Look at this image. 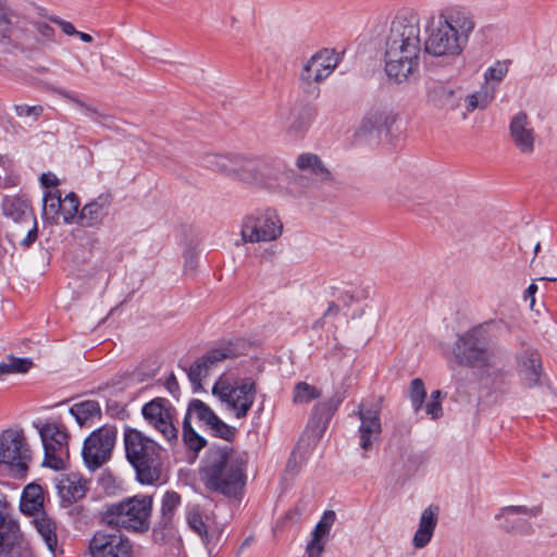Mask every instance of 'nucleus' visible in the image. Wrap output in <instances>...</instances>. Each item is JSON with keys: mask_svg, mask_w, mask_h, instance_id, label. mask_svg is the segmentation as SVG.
Returning a JSON list of instances; mask_svg holds the SVG:
<instances>
[{"mask_svg": "<svg viewBox=\"0 0 557 557\" xmlns=\"http://www.w3.org/2000/svg\"><path fill=\"white\" fill-rule=\"evenodd\" d=\"M12 512V508L9 506L5 496L0 493V517Z\"/></svg>", "mask_w": 557, "mask_h": 557, "instance_id": "0e129e2a", "label": "nucleus"}, {"mask_svg": "<svg viewBox=\"0 0 557 557\" xmlns=\"http://www.w3.org/2000/svg\"><path fill=\"white\" fill-rule=\"evenodd\" d=\"M339 63V55L332 49L314 53L302 66L300 81L308 85L320 83L329 77Z\"/></svg>", "mask_w": 557, "mask_h": 557, "instance_id": "6ab92c4d", "label": "nucleus"}, {"mask_svg": "<svg viewBox=\"0 0 557 557\" xmlns=\"http://www.w3.org/2000/svg\"><path fill=\"white\" fill-rule=\"evenodd\" d=\"M125 455L136 471L139 483L153 485L161 478L162 447L144 432L125 426L124 434Z\"/></svg>", "mask_w": 557, "mask_h": 557, "instance_id": "f03ea898", "label": "nucleus"}, {"mask_svg": "<svg viewBox=\"0 0 557 557\" xmlns=\"http://www.w3.org/2000/svg\"><path fill=\"white\" fill-rule=\"evenodd\" d=\"M88 548L91 557H133L131 540L116 529L97 531Z\"/></svg>", "mask_w": 557, "mask_h": 557, "instance_id": "ddd939ff", "label": "nucleus"}, {"mask_svg": "<svg viewBox=\"0 0 557 557\" xmlns=\"http://www.w3.org/2000/svg\"><path fill=\"white\" fill-rule=\"evenodd\" d=\"M442 392L440 389L433 391L431 394V400H440Z\"/></svg>", "mask_w": 557, "mask_h": 557, "instance_id": "774afa93", "label": "nucleus"}, {"mask_svg": "<svg viewBox=\"0 0 557 557\" xmlns=\"http://www.w3.org/2000/svg\"><path fill=\"white\" fill-rule=\"evenodd\" d=\"M110 206L111 197L107 194L99 195L82 208L77 216V223L84 227L99 225L107 216Z\"/></svg>", "mask_w": 557, "mask_h": 557, "instance_id": "393cba45", "label": "nucleus"}, {"mask_svg": "<svg viewBox=\"0 0 557 557\" xmlns=\"http://www.w3.org/2000/svg\"><path fill=\"white\" fill-rule=\"evenodd\" d=\"M357 417L360 420L359 432V445L362 450L368 451L373 447L382 433L381 424V408L377 404L367 406L361 403L356 411Z\"/></svg>", "mask_w": 557, "mask_h": 557, "instance_id": "aec40b11", "label": "nucleus"}, {"mask_svg": "<svg viewBox=\"0 0 557 557\" xmlns=\"http://www.w3.org/2000/svg\"><path fill=\"white\" fill-rule=\"evenodd\" d=\"M208 428L214 436L225 441H232L235 436V428L223 422L218 416L209 423Z\"/></svg>", "mask_w": 557, "mask_h": 557, "instance_id": "de8ad7c7", "label": "nucleus"}, {"mask_svg": "<svg viewBox=\"0 0 557 557\" xmlns=\"http://www.w3.org/2000/svg\"><path fill=\"white\" fill-rule=\"evenodd\" d=\"M12 16L9 14L3 3L0 1V41L9 39L12 35Z\"/></svg>", "mask_w": 557, "mask_h": 557, "instance_id": "8fccbe9b", "label": "nucleus"}, {"mask_svg": "<svg viewBox=\"0 0 557 557\" xmlns=\"http://www.w3.org/2000/svg\"><path fill=\"white\" fill-rule=\"evenodd\" d=\"M115 440L116 430L112 426L98 428L85 438L82 457L88 470L96 471L111 459Z\"/></svg>", "mask_w": 557, "mask_h": 557, "instance_id": "9d476101", "label": "nucleus"}, {"mask_svg": "<svg viewBox=\"0 0 557 557\" xmlns=\"http://www.w3.org/2000/svg\"><path fill=\"white\" fill-rule=\"evenodd\" d=\"M33 361L29 358L8 356L0 362V379L9 374H23L30 370Z\"/></svg>", "mask_w": 557, "mask_h": 557, "instance_id": "58836bf2", "label": "nucleus"}, {"mask_svg": "<svg viewBox=\"0 0 557 557\" xmlns=\"http://www.w3.org/2000/svg\"><path fill=\"white\" fill-rule=\"evenodd\" d=\"M335 521V512L332 510H327L324 512L320 521L314 527L312 532V536L321 540H326L331 528Z\"/></svg>", "mask_w": 557, "mask_h": 557, "instance_id": "a18cd8bd", "label": "nucleus"}, {"mask_svg": "<svg viewBox=\"0 0 557 557\" xmlns=\"http://www.w3.org/2000/svg\"><path fill=\"white\" fill-rule=\"evenodd\" d=\"M76 36L79 37V39L84 42H91L92 41V37L87 34V33H83V32H78L76 33Z\"/></svg>", "mask_w": 557, "mask_h": 557, "instance_id": "338daca9", "label": "nucleus"}, {"mask_svg": "<svg viewBox=\"0 0 557 557\" xmlns=\"http://www.w3.org/2000/svg\"><path fill=\"white\" fill-rule=\"evenodd\" d=\"M70 413L75 418L76 422L83 426L99 419L101 416L100 405L96 400H84L74 404L70 408Z\"/></svg>", "mask_w": 557, "mask_h": 557, "instance_id": "c9c22d12", "label": "nucleus"}, {"mask_svg": "<svg viewBox=\"0 0 557 557\" xmlns=\"http://www.w3.org/2000/svg\"><path fill=\"white\" fill-rule=\"evenodd\" d=\"M462 109L459 111L461 117L466 120L474 110H484L494 100V90L492 87H481L479 90L465 95L461 89Z\"/></svg>", "mask_w": 557, "mask_h": 557, "instance_id": "72a5a7b5", "label": "nucleus"}, {"mask_svg": "<svg viewBox=\"0 0 557 557\" xmlns=\"http://www.w3.org/2000/svg\"><path fill=\"white\" fill-rule=\"evenodd\" d=\"M145 421L169 443L178 437V430L174 425L175 409L171 403L162 397L153 398L141 408Z\"/></svg>", "mask_w": 557, "mask_h": 557, "instance_id": "9b49d317", "label": "nucleus"}, {"mask_svg": "<svg viewBox=\"0 0 557 557\" xmlns=\"http://www.w3.org/2000/svg\"><path fill=\"white\" fill-rule=\"evenodd\" d=\"M181 504V496L176 492H166L161 504V519L153 529L156 542H165L168 537L176 536L173 520L175 511Z\"/></svg>", "mask_w": 557, "mask_h": 557, "instance_id": "5701e85b", "label": "nucleus"}, {"mask_svg": "<svg viewBox=\"0 0 557 557\" xmlns=\"http://www.w3.org/2000/svg\"><path fill=\"white\" fill-rule=\"evenodd\" d=\"M42 219L57 224L61 219V194L59 190H47L42 197Z\"/></svg>", "mask_w": 557, "mask_h": 557, "instance_id": "4c0bfd02", "label": "nucleus"}, {"mask_svg": "<svg viewBox=\"0 0 557 557\" xmlns=\"http://www.w3.org/2000/svg\"><path fill=\"white\" fill-rule=\"evenodd\" d=\"M33 525L53 556L63 554V549L59 546L57 523L51 517L44 511L37 513L33 518Z\"/></svg>", "mask_w": 557, "mask_h": 557, "instance_id": "cd10ccee", "label": "nucleus"}, {"mask_svg": "<svg viewBox=\"0 0 557 557\" xmlns=\"http://www.w3.org/2000/svg\"><path fill=\"white\" fill-rule=\"evenodd\" d=\"M315 117L311 106H300L292 112H281L278 119L289 133L298 134L307 131Z\"/></svg>", "mask_w": 557, "mask_h": 557, "instance_id": "bb28decb", "label": "nucleus"}, {"mask_svg": "<svg viewBox=\"0 0 557 557\" xmlns=\"http://www.w3.org/2000/svg\"><path fill=\"white\" fill-rule=\"evenodd\" d=\"M55 487L63 502L74 503L83 498L88 490V481L77 472L60 474Z\"/></svg>", "mask_w": 557, "mask_h": 557, "instance_id": "b1692460", "label": "nucleus"}, {"mask_svg": "<svg viewBox=\"0 0 557 557\" xmlns=\"http://www.w3.org/2000/svg\"><path fill=\"white\" fill-rule=\"evenodd\" d=\"M57 94L60 95L61 97H63L64 99L66 100H70L72 102H74L75 104L84 108L86 110V114H97V111L95 109H91L89 107H87L78 97L76 94L74 92H71L69 90H64V89H58L57 90Z\"/></svg>", "mask_w": 557, "mask_h": 557, "instance_id": "864d4df0", "label": "nucleus"}, {"mask_svg": "<svg viewBox=\"0 0 557 557\" xmlns=\"http://www.w3.org/2000/svg\"><path fill=\"white\" fill-rule=\"evenodd\" d=\"M325 541L317 537H311L307 544L306 552L308 557H322L324 552Z\"/></svg>", "mask_w": 557, "mask_h": 557, "instance_id": "603ef678", "label": "nucleus"}, {"mask_svg": "<svg viewBox=\"0 0 557 557\" xmlns=\"http://www.w3.org/2000/svg\"><path fill=\"white\" fill-rule=\"evenodd\" d=\"M212 394L236 419H243L255 403L257 387L250 377L231 383L226 377L220 376L212 387Z\"/></svg>", "mask_w": 557, "mask_h": 557, "instance_id": "0eeeda50", "label": "nucleus"}, {"mask_svg": "<svg viewBox=\"0 0 557 557\" xmlns=\"http://www.w3.org/2000/svg\"><path fill=\"white\" fill-rule=\"evenodd\" d=\"M396 121V114L385 110H370L363 116L359 132L368 135L372 132L388 131Z\"/></svg>", "mask_w": 557, "mask_h": 557, "instance_id": "7c9ffc66", "label": "nucleus"}, {"mask_svg": "<svg viewBox=\"0 0 557 557\" xmlns=\"http://www.w3.org/2000/svg\"><path fill=\"white\" fill-rule=\"evenodd\" d=\"M45 449L42 465L53 470H63L69 459L66 432L54 423H46L39 429Z\"/></svg>", "mask_w": 557, "mask_h": 557, "instance_id": "f8f14e48", "label": "nucleus"}, {"mask_svg": "<svg viewBox=\"0 0 557 557\" xmlns=\"http://www.w3.org/2000/svg\"><path fill=\"white\" fill-rule=\"evenodd\" d=\"M40 183L46 188L57 186L59 184L58 177L53 173H44L40 176Z\"/></svg>", "mask_w": 557, "mask_h": 557, "instance_id": "052dcab7", "label": "nucleus"}, {"mask_svg": "<svg viewBox=\"0 0 557 557\" xmlns=\"http://www.w3.org/2000/svg\"><path fill=\"white\" fill-rule=\"evenodd\" d=\"M339 312V308L336 304L332 302L330 304L327 310L325 311L324 315H323V319L326 318V317H334V315H337Z\"/></svg>", "mask_w": 557, "mask_h": 557, "instance_id": "69168bd1", "label": "nucleus"}, {"mask_svg": "<svg viewBox=\"0 0 557 557\" xmlns=\"http://www.w3.org/2000/svg\"><path fill=\"white\" fill-rule=\"evenodd\" d=\"M436 18L448 26L467 46L469 37L475 28L474 15L468 8L459 4L446 5L441 9Z\"/></svg>", "mask_w": 557, "mask_h": 557, "instance_id": "a211bd4d", "label": "nucleus"}, {"mask_svg": "<svg viewBox=\"0 0 557 557\" xmlns=\"http://www.w3.org/2000/svg\"><path fill=\"white\" fill-rule=\"evenodd\" d=\"M247 159L242 157H232L218 153H209L205 157L203 163L206 166L223 172L227 175H235L240 180V173L243 172V163Z\"/></svg>", "mask_w": 557, "mask_h": 557, "instance_id": "2f4dec72", "label": "nucleus"}, {"mask_svg": "<svg viewBox=\"0 0 557 557\" xmlns=\"http://www.w3.org/2000/svg\"><path fill=\"white\" fill-rule=\"evenodd\" d=\"M30 450L24 432L7 429L0 433V468L11 471L15 476H23L28 468Z\"/></svg>", "mask_w": 557, "mask_h": 557, "instance_id": "1a4fd4ad", "label": "nucleus"}, {"mask_svg": "<svg viewBox=\"0 0 557 557\" xmlns=\"http://www.w3.org/2000/svg\"><path fill=\"white\" fill-rule=\"evenodd\" d=\"M0 557H34L12 512L0 517Z\"/></svg>", "mask_w": 557, "mask_h": 557, "instance_id": "4468645a", "label": "nucleus"}, {"mask_svg": "<svg viewBox=\"0 0 557 557\" xmlns=\"http://www.w3.org/2000/svg\"><path fill=\"white\" fill-rule=\"evenodd\" d=\"M423 51L421 16L413 10L399 11L391 22L384 41V70L397 84L408 82L419 70Z\"/></svg>", "mask_w": 557, "mask_h": 557, "instance_id": "f257e3e1", "label": "nucleus"}, {"mask_svg": "<svg viewBox=\"0 0 557 557\" xmlns=\"http://www.w3.org/2000/svg\"><path fill=\"white\" fill-rule=\"evenodd\" d=\"M519 375L529 388L542 385L543 371L539 354L533 350H527L519 357Z\"/></svg>", "mask_w": 557, "mask_h": 557, "instance_id": "a878e982", "label": "nucleus"}, {"mask_svg": "<svg viewBox=\"0 0 557 557\" xmlns=\"http://www.w3.org/2000/svg\"><path fill=\"white\" fill-rule=\"evenodd\" d=\"M151 509V497H133L112 505L102 520L110 527L143 533L149 529Z\"/></svg>", "mask_w": 557, "mask_h": 557, "instance_id": "39448f33", "label": "nucleus"}, {"mask_svg": "<svg viewBox=\"0 0 557 557\" xmlns=\"http://www.w3.org/2000/svg\"><path fill=\"white\" fill-rule=\"evenodd\" d=\"M280 173L281 171L276 168L247 160L243 163L240 181L269 191H278L281 189Z\"/></svg>", "mask_w": 557, "mask_h": 557, "instance_id": "4be33fe9", "label": "nucleus"}, {"mask_svg": "<svg viewBox=\"0 0 557 557\" xmlns=\"http://www.w3.org/2000/svg\"><path fill=\"white\" fill-rule=\"evenodd\" d=\"M198 264V257L193 251H187L184 256V273L185 275H195V270Z\"/></svg>", "mask_w": 557, "mask_h": 557, "instance_id": "5fc2aeb1", "label": "nucleus"}, {"mask_svg": "<svg viewBox=\"0 0 557 557\" xmlns=\"http://www.w3.org/2000/svg\"><path fill=\"white\" fill-rule=\"evenodd\" d=\"M50 22L57 24L62 29V32L67 36H74L77 33L74 25L67 21H64L59 17H50Z\"/></svg>", "mask_w": 557, "mask_h": 557, "instance_id": "4d7b16f0", "label": "nucleus"}, {"mask_svg": "<svg viewBox=\"0 0 557 557\" xmlns=\"http://www.w3.org/2000/svg\"><path fill=\"white\" fill-rule=\"evenodd\" d=\"M166 542H172V553L166 557H185L182 556L183 545L178 537H168L164 543Z\"/></svg>", "mask_w": 557, "mask_h": 557, "instance_id": "bf43d9fd", "label": "nucleus"}, {"mask_svg": "<svg viewBox=\"0 0 557 557\" xmlns=\"http://www.w3.org/2000/svg\"><path fill=\"white\" fill-rule=\"evenodd\" d=\"M283 231L284 223L276 209H259L243 218L239 232L240 243L275 242L282 236Z\"/></svg>", "mask_w": 557, "mask_h": 557, "instance_id": "423d86ee", "label": "nucleus"}, {"mask_svg": "<svg viewBox=\"0 0 557 557\" xmlns=\"http://www.w3.org/2000/svg\"><path fill=\"white\" fill-rule=\"evenodd\" d=\"M183 441L191 450L199 451L206 446V440L191 426L189 414L183 420Z\"/></svg>", "mask_w": 557, "mask_h": 557, "instance_id": "79ce46f5", "label": "nucleus"}, {"mask_svg": "<svg viewBox=\"0 0 557 557\" xmlns=\"http://www.w3.org/2000/svg\"><path fill=\"white\" fill-rule=\"evenodd\" d=\"M33 27L39 44L48 45L54 41V29L46 21H36L33 23Z\"/></svg>", "mask_w": 557, "mask_h": 557, "instance_id": "09e8293b", "label": "nucleus"}, {"mask_svg": "<svg viewBox=\"0 0 557 557\" xmlns=\"http://www.w3.org/2000/svg\"><path fill=\"white\" fill-rule=\"evenodd\" d=\"M296 166L299 171L311 175L314 180L326 182L332 174L318 154L304 152L296 158Z\"/></svg>", "mask_w": 557, "mask_h": 557, "instance_id": "473e14b6", "label": "nucleus"}, {"mask_svg": "<svg viewBox=\"0 0 557 557\" xmlns=\"http://www.w3.org/2000/svg\"><path fill=\"white\" fill-rule=\"evenodd\" d=\"M453 356L458 364L481 372L495 370L502 362L500 352L490 347L485 332L481 327L471 329L459 335L453 345Z\"/></svg>", "mask_w": 557, "mask_h": 557, "instance_id": "20e7f679", "label": "nucleus"}, {"mask_svg": "<svg viewBox=\"0 0 557 557\" xmlns=\"http://www.w3.org/2000/svg\"><path fill=\"white\" fill-rule=\"evenodd\" d=\"M425 101L442 111L459 112L462 109L461 88L431 81L426 84Z\"/></svg>", "mask_w": 557, "mask_h": 557, "instance_id": "412c9836", "label": "nucleus"}, {"mask_svg": "<svg viewBox=\"0 0 557 557\" xmlns=\"http://www.w3.org/2000/svg\"><path fill=\"white\" fill-rule=\"evenodd\" d=\"M25 227L23 230H17L15 233V236H21L23 233H25V236H23L20 240V244L23 247H29L37 238V222L36 219L32 223H26L24 225Z\"/></svg>", "mask_w": 557, "mask_h": 557, "instance_id": "3c124183", "label": "nucleus"}, {"mask_svg": "<svg viewBox=\"0 0 557 557\" xmlns=\"http://www.w3.org/2000/svg\"><path fill=\"white\" fill-rule=\"evenodd\" d=\"M508 69L506 61H496L484 72V85L482 87H492L495 91L497 85L506 77Z\"/></svg>", "mask_w": 557, "mask_h": 557, "instance_id": "a19ab883", "label": "nucleus"}, {"mask_svg": "<svg viewBox=\"0 0 557 557\" xmlns=\"http://www.w3.org/2000/svg\"><path fill=\"white\" fill-rule=\"evenodd\" d=\"M426 413L432 419H437L442 417L443 409L440 400H430L425 406Z\"/></svg>", "mask_w": 557, "mask_h": 557, "instance_id": "13d9d810", "label": "nucleus"}, {"mask_svg": "<svg viewBox=\"0 0 557 557\" xmlns=\"http://www.w3.org/2000/svg\"><path fill=\"white\" fill-rule=\"evenodd\" d=\"M425 39L423 51L432 57H457L466 45L448 27L441 23L434 13L423 17Z\"/></svg>", "mask_w": 557, "mask_h": 557, "instance_id": "6e6552de", "label": "nucleus"}, {"mask_svg": "<svg viewBox=\"0 0 557 557\" xmlns=\"http://www.w3.org/2000/svg\"><path fill=\"white\" fill-rule=\"evenodd\" d=\"M239 354L238 345L230 343L225 346L211 349L195 361L187 373L194 391L197 392L201 388V381L209 376L220 362L228 358H234Z\"/></svg>", "mask_w": 557, "mask_h": 557, "instance_id": "2eb2a0df", "label": "nucleus"}, {"mask_svg": "<svg viewBox=\"0 0 557 557\" xmlns=\"http://www.w3.org/2000/svg\"><path fill=\"white\" fill-rule=\"evenodd\" d=\"M186 414H189V417L191 414L196 416L207 426L216 417L212 409L199 399H195L189 404Z\"/></svg>", "mask_w": 557, "mask_h": 557, "instance_id": "c03bdc74", "label": "nucleus"}, {"mask_svg": "<svg viewBox=\"0 0 557 557\" xmlns=\"http://www.w3.org/2000/svg\"><path fill=\"white\" fill-rule=\"evenodd\" d=\"M339 403L341 399H337L335 403H333V400H330L329 403H320L315 406V410L325 411L330 416L334 412Z\"/></svg>", "mask_w": 557, "mask_h": 557, "instance_id": "e2e57ef3", "label": "nucleus"}, {"mask_svg": "<svg viewBox=\"0 0 557 557\" xmlns=\"http://www.w3.org/2000/svg\"><path fill=\"white\" fill-rule=\"evenodd\" d=\"M537 292V286L532 283L524 292L523 294V299L524 301H529V306L531 309H533L534 307V304H535V294Z\"/></svg>", "mask_w": 557, "mask_h": 557, "instance_id": "680f3d73", "label": "nucleus"}, {"mask_svg": "<svg viewBox=\"0 0 557 557\" xmlns=\"http://www.w3.org/2000/svg\"><path fill=\"white\" fill-rule=\"evenodd\" d=\"M438 519V507H426L419 520V525L412 537V545L417 549L424 548L432 540Z\"/></svg>", "mask_w": 557, "mask_h": 557, "instance_id": "c85d7f7f", "label": "nucleus"}, {"mask_svg": "<svg viewBox=\"0 0 557 557\" xmlns=\"http://www.w3.org/2000/svg\"><path fill=\"white\" fill-rule=\"evenodd\" d=\"M44 496L42 491L37 484H28L21 497V510L28 515L40 513L39 509L42 507Z\"/></svg>", "mask_w": 557, "mask_h": 557, "instance_id": "e433bc0d", "label": "nucleus"}, {"mask_svg": "<svg viewBox=\"0 0 557 557\" xmlns=\"http://www.w3.org/2000/svg\"><path fill=\"white\" fill-rule=\"evenodd\" d=\"M543 511L542 505L528 506H507L500 509L495 516L499 525L506 532L527 535L532 533L533 528L529 518H535Z\"/></svg>", "mask_w": 557, "mask_h": 557, "instance_id": "f3484780", "label": "nucleus"}, {"mask_svg": "<svg viewBox=\"0 0 557 557\" xmlns=\"http://www.w3.org/2000/svg\"><path fill=\"white\" fill-rule=\"evenodd\" d=\"M426 392L424 388L423 381L421 379H414L410 384V399L414 411H419L424 403Z\"/></svg>", "mask_w": 557, "mask_h": 557, "instance_id": "49530a36", "label": "nucleus"}, {"mask_svg": "<svg viewBox=\"0 0 557 557\" xmlns=\"http://www.w3.org/2000/svg\"><path fill=\"white\" fill-rule=\"evenodd\" d=\"M15 111L18 116L38 117L42 112V108L40 106L29 107L26 104H22V106H16Z\"/></svg>", "mask_w": 557, "mask_h": 557, "instance_id": "6e6d98bb", "label": "nucleus"}, {"mask_svg": "<svg viewBox=\"0 0 557 557\" xmlns=\"http://www.w3.org/2000/svg\"><path fill=\"white\" fill-rule=\"evenodd\" d=\"M245 460L233 450L221 449L210 455L203 468L206 485L224 495H236L245 484Z\"/></svg>", "mask_w": 557, "mask_h": 557, "instance_id": "7ed1b4c3", "label": "nucleus"}, {"mask_svg": "<svg viewBox=\"0 0 557 557\" xmlns=\"http://www.w3.org/2000/svg\"><path fill=\"white\" fill-rule=\"evenodd\" d=\"M79 199L74 193H67L63 198L61 197V219L63 223L71 224L77 223L79 214Z\"/></svg>", "mask_w": 557, "mask_h": 557, "instance_id": "ea45409f", "label": "nucleus"}, {"mask_svg": "<svg viewBox=\"0 0 557 557\" xmlns=\"http://www.w3.org/2000/svg\"><path fill=\"white\" fill-rule=\"evenodd\" d=\"M321 396L320 391L306 382H299L294 388L293 399L296 404H306Z\"/></svg>", "mask_w": 557, "mask_h": 557, "instance_id": "37998d69", "label": "nucleus"}, {"mask_svg": "<svg viewBox=\"0 0 557 557\" xmlns=\"http://www.w3.org/2000/svg\"><path fill=\"white\" fill-rule=\"evenodd\" d=\"M508 135L513 147L524 156H531L536 149L539 135L533 121L525 112L515 113L509 121Z\"/></svg>", "mask_w": 557, "mask_h": 557, "instance_id": "dca6fc26", "label": "nucleus"}, {"mask_svg": "<svg viewBox=\"0 0 557 557\" xmlns=\"http://www.w3.org/2000/svg\"><path fill=\"white\" fill-rule=\"evenodd\" d=\"M3 210L7 216L21 225H26L35 220L29 203L20 198L7 199Z\"/></svg>", "mask_w": 557, "mask_h": 557, "instance_id": "f704fd0d", "label": "nucleus"}, {"mask_svg": "<svg viewBox=\"0 0 557 557\" xmlns=\"http://www.w3.org/2000/svg\"><path fill=\"white\" fill-rule=\"evenodd\" d=\"M207 520L208 519L201 515L198 507L193 506L188 508L186 513V521L188 527L199 535L206 546H209L219 540L220 533L213 530Z\"/></svg>", "mask_w": 557, "mask_h": 557, "instance_id": "c756f323", "label": "nucleus"}]
</instances>
